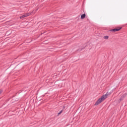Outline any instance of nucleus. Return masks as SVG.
I'll return each instance as SVG.
<instances>
[{
	"label": "nucleus",
	"mask_w": 127,
	"mask_h": 127,
	"mask_svg": "<svg viewBox=\"0 0 127 127\" xmlns=\"http://www.w3.org/2000/svg\"><path fill=\"white\" fill-rule=\"evenodd\" d=\"M1 94V91L0 90V95Z\"/></svg>",
	"instance_id": "8"
},
{
	"label": "nucleus",
	"mask_w": 127,
	"mask_h": 127,
	"mask_svg": "<svg viewBox=\"0 0 127 127\" xmlns=\"http://www.w3.org/2000/svg\"><path fill=\"white\" fill-rule=\"evenodd\" d=\"M111 95V92H107L106 94L103 95L100 98H99L96 102L95 103V106H98V105H100L102 102L105 101L108 98V96Z\"/></svg>",
	"instance_id": "1"
},
{
	"label": "nucleus",
	"mask_w": 127,
	"mask_h": 127,
	"mask_svg": "<svg viewBox=\"0 0 127 127\" xmlns=\"http://www.w3.org/2000/svg\"><path fill=\"white\" fill-rule=\"evenodd\" d=\"M121 29H122V27H117L115 29L110 30V31H114V32H116L117 31H120Z\"/></svg>",
	"instance_id": "2"
},
{
	"label": "nucleus",
	"mask_w": 127,
	"mask_h": 127,
	"mask_svg": "<svg viewBox=\"0 0 127 127\" xmlns=\"http://www.w3.org/2000/svg\"><path fill=\"white\" fill-rule=\"evenodd\" d=\"M85 17H86V14H83L82 15H81V19H84Z\"/></svg>",
	"instance_id": "5"
},
{
	"label": "nucleus",
	"mask_w": 127,
	"mask_h": 127,
	"mask_svg": "<svg viewBox=\"0 0 127 127\" xmlns=\"http://www.w3.org/2000/svg\"><path fill=\"white\" fill-rule=\"evenodd\" d=\"M125 97H127V94L125 93L120 98V100H123Z\"/></svg>",
	"instance_id": "4"
},
{
	"label": "nucleus",
	"mask_w": 127,
	"mask_h": 127,
	"mask_svg": "<svg viewBox=\"0 0 127 127\" xmlns=\"http://www.w3.org/2000/svg\"><path fill=\"white\" fill-rule=\"evenodd\" d=\"M103 38L104 39H109V36H104Z\"/></svg>",
	"instance_id": "6"
},
{
	"label": "nucleus",
	"mask_w": 127,
	"mask_h": 127,
	"mask_svg": "<svg viewBox=\"0 0 127 127\" xmlns=\"http://www.w3.org/2000/svg\"><path fill=\"white\" fill-rule=\"evenodd\" d=\"M29 15H30V13H26V14H24V15L21 16L20 17V18L21 19H22V18H24V17H26V16H29Z\"/></svg>",
	"instance_id": "3"
},
{
	"label": "nucleus",
	"mask_w": 127,
	"mask_h": 127,
	"mask_svg": "<svg viewBox=\"0 0 127 127\" xmlns=\"http://www.w3.org/2000/svg\"><path fill=\"white\" fill-rule=\"evenodd\" d=\"M61 113H62V111H61V112L59 113V115H60V114H61Z\"/></svg>",
	"instance_id": "7"
}]
</instances>
